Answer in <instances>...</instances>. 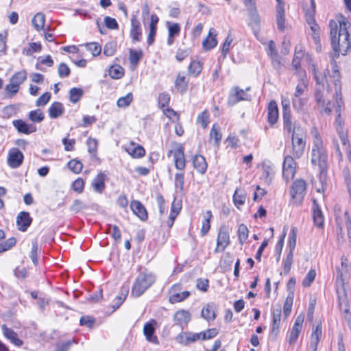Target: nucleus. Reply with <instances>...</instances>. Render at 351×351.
I'll list each match as a JSON object with an SVG mask.
<instances>
[{
  "instance_id": "f257e3e1",
  "label": "nucleus",
  "mask_w": 351,
  "mask_h": 351,
  "mask_svg": "<svg viewBox=\"0 0 351 351\" xmlns=\"http://www.w3.org/2000/svg\"><path fill=\"white\" fill-rule=\"evenodd\" d=\"M337 20L329 21L331 44L337 56H344L351 48V23L341 14L337 16Z\"/></svg>"
},
{
  "instance_id": "f03ea898",
  "label": "nucleus",
  "mask_w": 351,
  "mask_h": 351,
  "mask_svg": "<svg viewBox=\"0 0 351 351\" xmlns=\"http://www.w3.org/2000/svg\"><path fill=\"white\" fill-rule=\"evenodd\" d=\"M332 67V74L327 69L324 73V77L328 84L326 93H329L332 90V84L334 85L335 94L333 97L335 98L337 104V112H339L340 108L343 105L342 95H341V74L339 68L337 65V62L332 58L330 62Z\"/></svg>"
},
{
  "instance_id": "7ed1b4c3",
  "label": "nucleus",
  "mask_w": 351,
  "mask_h": 351,
  "mask_svg": "<svg viewBox=\"0 0 351 351\" xmlns=\"http://www.w3.org/2000/svg\"><path fill=\"white\" fill-rule=\"evenodd\" d=\"M311 162L313 165L318 167L321 173L326 171L327 168V156L323 147L322 140L318 134H315L313 138Z\"/></svg>"
},
{
  "instance_id": "20e7f679",
  "label": "nucleus",
  "mask_w": 351,
  "mask_h": 351,
  "mask_svg": "<svg viewBox=\"0 0 351 351\" xmlns=\"http://www.w3.org/2000/svg\"><path fill=\"white\" fill-rule=\"evenodd\" d=\"M156 277L151 272H141L134 282L131 294L134 297L141 296L155 282Z\"/></svg>"
},
{
  "instance_id": "39448f33",
  "label": "nucleus",
  "mask_w": 351,
  "mask_h": 351,
  "mask_svg": "<svg viewBox=\"0 0 351 351\" xmlns=\"http://www.w3.org/2000/svg\"><path fill=\"white\" fill-rule=\"evenodd\" d=\"M314 71V77L316 81V87L315 90V99L317 106L321 112L330 114L332 111L331 103L329 99L325 95V90L323 85L321 84L319 77Z\"/></svg>"
},
{
  "instance_id": "423d86ee",
  "label": "nucleus",
  "mask_w": 351,
  "mask_h": 351,
  "mask_svg": "<svg viewBox=\"0 0 351 351\" xmlns=\"http://www.w3.org/2000/svg\"><path fill=\"white\" fill-rule=\"evenodd\" d=\"M291 145L293 156L300 158L304 154L306 146V134L302 129L298 128L293 130Z\"/></svg>"
},
{
  "instance_id": "0eeeda50",
  "label": "nucleus",
  "mask_w": 351,
  "mask_h": 351,
  "mask_svg": "<svg viewBox=\"0 0 351 351\" xmlns=\"http://www.w3.org/2000/svg\"><path fill=\"white\" fill-rule=\"evenodd\" d=\"M306 184L302 179L296 180L292 184L290 194L296 205L302 204L306 193Z\"/></svg>"
},
{
  "instance_id": "6e6552de",
  "label": "nucleus",
  "mask_w": 351,
  "mask_h": 351,
  "mask_svg": "<svg viewBox=\"0 0 351 351\" xmlns=\"http://www.w3.org/2000/svg\"><path fill=\"white\" fill-rule=\"evenodd\" d=\"M337 294L339 300V308L342 312H343L346 314L345 317L348 321V326L350 329L351 330V322H350L351 315H350L349 313L348 300L343 282L341 283L340 287H338L337 288Z\"/></svg>"
},
{
  "instance_id": "1a4fd4ad",
  "label": "nucleus",
  "mask_w": 351,
  "mask_h": 351,
  "mask_svg": "<svg viewBox=\"0 0 351 351\" xmlns=\"http://www.w3.org/2000/svg\"><path fill=\"white\" fill-rule=\"evenodd\" d=\"M250 90V87L245 90L240 88L239 86L232 87L229 93L228 104L229 106H234L241 101L250 100V95L246 93V91Z\"/></svg>"
},
{
  "instance_id": "9d476101",
  "label": "nucleus",
  "mask_w": 351,
  "mask_h": 351,
  "mask_svg": "<svg viewBox=\"0 0 351 351\" xmlns=\"http://www.w3.org/2000/svg\"><path fill=\"white\" fill-rule=\"evenodd\" d=\"M230 244V236L228 227L221 226L219 228L218 237L217 239V246L215 252L218 253L223 252Z\"/></svg>"
},
{
  "instance_id": "9b49d317",
  "label": "nucleus",
  "mask_w": 351,
  "mask_h": 351,
  "mask_svg": "<svg viewBox=\"0 0 351 351\" xmlns=\"http://www.w3.org/2000/svg\"><path fill=\"white\" fill-rule=\"evenodd\" d=\"M296 162L291 156H286L282 165V176L287 182L292 180L295 173Z\"/></svg>"
},
{
  "instance_id": "f8f14e48",
  "label": "nucleus",
  "mask_w": 351,
  "mask_h": 351,
  "mask_svg": "<svg viewBox=\"0 0 351 351\" xmlns=\"http://www.w3.org/2000/svg\"><path fill=\"white\" fill-rule=\"evenodd\" d=\"M304 319V316L302 314L296 317L289 336V344L294 345L296 343L302 329Z\"/></svg>"
},
{
  "instance_id": "ddd939ff",
  "label": "nucleus",
  "mask_w": 351,
  "mask_h": 351,
  "mask_svg": "<svg viewBox=\"0 0 351 351\" xmlns=\"http://www.w3.org/2000/svg\"><path fill=\"white\" fill-rule=\"evenodd\" d=\"M171 153L173 154V160L176 168L178 170L183 171L186 167V160L182 145H179L178 148L173 152L171 150L169 151L168 156H169Z\"/></svg>"
},
{
  "instance_id": "4468645a",
  "label": "nucleus",
  "mask_w": 351,
  "mask_h": 351,
  "mask_svg": "<svg viewBox=\"0 0 351 351\" xmlns=\"http://www.w3.org/2000/svg\"><path fill=\"white\" fill-rule=\"evenodd\" d=\"M107 179V174L105 172L100 171L91 182L93 190L97 193L101 194L105 191V182Z\"/></svg>"
},
{
  "instance_id": "2eb2a0df",
  "label": "nucleus",
  "mask_w": 351,
  "mask_h": 351,
  "mask_svg": "<svg viewBox=\"0 0 351 351\" xmlns=\"http://www.w3.org/2000/svg\"><path fill=\"white\" fill-rule=\"evenodd\" d=\"M24 156L18 149H11L8 153V164L13 168H18L23 163Z\"/></svg>"
},
{
  "instance_id": "dca6fc26",
  "label": "nucleus",
  "mask_w": 351,
  "mask_h": 351,
  "mask_svg": "<svg viewBox=\"0 0 351 351\" xmlns=\"http://www.w3.org/2000/svg\"><path fill=\"white\" fill-rule=\"evenodd\" d=\"M32 218L28 212L21 211L16 217V225L20 231L25 232L30 226Z\"/></svg>"
},
{
  "instance_id": "f3484780",
  "label": "nucleus",
  "mask_w": 351,
  "mask_h": 351,
  "mask_svg": "<svg viewBox=\"0 0 351 351\" xmlns=\"http://www.w3.org/2000/svg\"><path fill=\"white\" fill-rule=\"evenodd\" d=\"M156 324V322L154 319L145 323L143 327V334L148 341L154 344H158V337L154 335Z\"/></svg>"
},
{
  "instance_id": "a211bd4d",
  "label": "nucleus",
  "mask_w": 351,
  "mask_h": 351,
  "mask_svg": "<svg viewBox=\"0 0 351 351\" xmlns=\"http://www.w3.org/2000/svg\"><path fill=\"white\" fill-rule=\"evenodd\" d=\"M181 288L180 285H174L171 289V295L169 296V300L171 304H175L177 302H180L187 298L190 293L187 291H182L181 293H177V291H179Z\"/></svg>"
},
{
  "instance_id": "6ab92c4d",
  "label": "nucleus",
  "mask_w": 351,
  "mask_h": 351,
  "mask_svg": "<svg viewBox=\"0 0 351 351\" xmlns=\"http://www.w3.org/2000/svg\"><path fill=\"white\" fill-rule=\"evenodd\" d=\"M285 1H278L276 19L278 28L281 32H283L285 29Z\"/></svg>"
},
{
  "instance_id": "aec40b11",
  "label": "nucleus",
  "mask_w": 351,
  "mask_h": 351,
  "mask_svg": "<svg viewBox=\"0 0 351 351\" xmlns=\"http://www.w3.org/2000/svg\"><path fill=\"white\" fill-rule=\"evenodd\" d=\"M130 208L134 213L141 220L146 221L148 218V215L145 206L137 200L132 201Z\"/></svg>"
},
{
  "instance_id": "412c9836",
  "label": "nucleus",
  "mask_w": 351,
  "mask_h": 351,
  "mask_svg": "<svg viewBox=\"0 0 351 351\" xmlns=\"http://www.w3.org/2000/svg\"><path fill=\"white\" fill-rule=\"evenodd\" d=\"M13 125L19 132L25 134H29L36 131V127L34 124H27L21 119L14 120L12 122Z\"/></svg>"
},
{
  "instance_id": "4be33fe9",
  "label": "nucleus",
  "mask_w": 351,
  "mask_h": 351,
  "mask_svg": "<svg viewBox=\"0 0 351 351\" xmlns=\"http://www.w3.org/2000/svg\"><path fill=\"white\" fill-rule=\"evenodd\" d=\"M312 212L315 225L318 228L322 227L324 223V217L319 206L315 199L313 201Z\"/></svg>"
},
{
  "instance_id": "5701e85b",
  "label": "nucleus",
  "mask_w": 351,
  "mask_h": 351,
  "mask_svg": "<svg viewBox=\"0 0 351 351\" xmlns=\"http://www.w3.org/2000/svg\"><path fill=\"white\" fill-rule=\"evenodd\" d=\"M98 143L95 138H89V165H97L100 159L97 155Z\"/></svg>"
},
{
  "instance_id": "b1692460",
  "label": "nucleus",
  "mask_w": 351,
  "mask_h": 351,
  "mask_svg": "<svg viewBox=\"0 0 351 351\" xmlns=\"http://www.w3.org/2000/svg\"><path fill=\"white\" fill-rule=\"evenodd\" d=\"M142 29L139 21L133 16L131 19L130 37L134 41H140L141 40Z\"/></svg>"
},
{
  "instance_id": "393cba45",
  "label": "nucleus",
  "mask_w": 351,
  "mask_h": 351,
  "mask_svg": "<svg viewBox=\"0 0 351 351\" xmlns=\"http://www.w3.org/2000/svg\"><path fill=\"white\" fill-rule=\"evenodd\" d=\"M278 108L275 101L269 102L267 108V121L271 125L275 124L278 119Z\"/></svg>"
},
{
  "instance_id": "a878e982",
  "label": "nucleus",
  "mask_w": 351,
  "mask_h": 351,
  "mask_svg": "<svg viewBox=\"0 0 351 351\" xmlns=\"http://www.w3.org/2000/svg\"><path fill=\"white\" fill-rule=\"evenodd\" d=\"M4 336L16 346H21L23 341L18 337V335L12 328H8L5 324L2 326Z\"/></svg>"
},
{
  "instance_id": "bb28decb",
  "label": "nucleus",
  "mask_w": 351,
  "mask_h": 351,
  "mask_svg": "<svg viewBox=\"0 0 351 351\" xmlns=\"http://www.w3.org/2000/svg\"><path fill=\"white\" fill-rule=\"evenodd\" d=\"M174 322L176 324L186 325L191 320V314L185 310H180L174 314Z\"/></svg>"
},
{
  "instance_id": "cd10ccee",
  "label": "nucleus",
  "mask_w": 351,
  "mask_h": 351,
  "mask_svg": "<svg viewBox=\"0 0 351 351\" xmlns=\"http://www.w3.org/2000/svg\"><path fill=\"white\" fill-rule=\"evenodd\" d=\"M193 165L194 169H195L199 173L204 174L207 169V163L206 159L202 155H195L193 157Z\"/></svg>"
},
{
  "instance_id": "c85d7f7f",
  "label": "nucleus",
  "mask_w": 351,
  "mask_h": 351,
  "mask_svg": "<svg viewBox=\"0 0 351 351\" xmlns=\"http://www.w3.org/2000/svg\"><path fill=\"white\" fill-rule=\"evenodd\" d=\"M245 7L250 14L251 21L250 24L252 25L258 26L260 23L259 16L258 15L255 7L254 1H245Z\"/></svg>"
},
{
  "instance_id": "c756f323",
  "label": "nucleus",
  "mask_w": 351,
  "mask_h": 351,
  "mask_svg": "<svg viewBox=\"0 0 351 351\" xmlns=\"http://www.w3.org/2000/svg\"><path fill=\"white\" fill-rule=\"evenodd\" d=\"M302 10L304 12L306 20L310 21L315 19V1H304Z\"/></svg>"
},
{
  "instance_id": "7c9ffc66",
  "label": "nucleus",
  "mask_w": 351,
  "mask_h": 351,
  "mask_svg": "<svg viewBox=\"0 0 351 351\" xmlns=\"http://www.w3.org/2000/svg\"><path fill=\"white\" fill-rule=\"evenodd\" d=\"M215 32V29H210L208 36L202 42V46L204 49L210 50L217 45V40L215 37L216 34L213 35Z\"/></svg>"
},
{
  "instance_id": "2f4dec72",
  "label": "nucleus",
  "mask_w": 351,
  "mask_h": 351,
  "mask_svg": "<svg viewBox=\"0 0 351 351\" xmlns=\"http://www.w3.org/2000/svg\"><path fill=\"white\" fill-rule=\"evenodd\" d=\"M202 317L208 322L213 321L215 317V307L213 304H207L201 312Z\"/></svg>"
},
{
  "instance_id": "473e14b6",
  "label": "nucleus",
  "mask_w": 351,
  "mask_h": 351,
  "mask_svg": "<svg viewBox=\"0 0 351 351\" xmlns=\"http://www.w3.org/2000/svg\"><path fill=\"white\" fill-rule=\"evenodd\" d=\"M189 80L185 75L178 73L177 78L175 81V87L177 90L183 94L185 93L188 88Z\"/></svg>"
},
{
  "instance_id": "72a5a7b5",
  "label": "nucleus",
  "mask_w": 351,
  "mask_h": 351,
  "mask_svg": "<svg viewBox=\"0 0 351 351\" xmlns=\"http://www.w3.org/2000/svg\"><path fill=\"white\" fill-rule=\"evenodd\" d=\"M281 317V308L278 306L273 310L272 333L276 335L278 333Z\"/></svg>"
},
{
  "instance_id": "f704fd0d",
  "label": "nucleus",
  "mask_w": 351,
  "mask_h": 351,
  "mask_svg": "<svg viewBox=\"0 0 351 351\" xmlns=\"http://www.w3.org/2000/svg\"><path fill=\"white\" fill-rule=\"evenodd\" d=\"M64 109L60 102H53L49 108V115L51 119H56L64 113Z\"/></svg>"
},
{
  "instance_id": "c9c22d12",
  "label": "nucleus",
  "mask_w": 351,
  "mask_h": 351,
  "mask_svg": "<svg viewBox=\"0 0 351 351\" xmlns=\"http://www.w3.org/2000/svg\"><path fill=\"white\" fill-rule=\"evenodd\" d=\"M126 151L133 158H142L145 154V150L141 145L135 146L134 143H131L130 145L126 149Z\"/></svg>"
},
{
  "instance_id": "e433bc0d",
  "label": "nucleus",
  "mask_w": 351,
  "mask_h": 351,
  "mask_svg": "<svg viewBox=\"0 0 351 351\" xmlns=\"http://www.w3.org/2000/svg\"><path fill=\"white\" fill-rule=\"evenodd\" d=\"M246 195L245 191L241 189H237L233 195V202L237 208L245 204Z\"/></svg>"
},
{
  "instance_id": "4c0bfd02",
  "label": "nucleus",
  "mask_w": 351,
  "mask_h": 351,
  "mask_svg": "<svg viewBox=\"0 0 351 351\" xmlns=\"http://www.w3.org/2000/svg\"><path fill=\"white\" fill-rule=\"evenodd\" d=\"M322 333V327L320 325H317L313 328V332L311 335L310 347H317Z\"/></svg>"
},
{
  "instance_id": "58836bf2",
  "label": "nucleus",
  "mask_w": 351,
  "mask_h": 351,
  "mask_svg": "<svg viewBox=\"0 0 351 351\" xmlns=\"http://www.w3.org/2000/svg\"><path fill=\"white\" fill-rule=\"evenodd\" d=\"M203 64L199 60H193L189 66L188 73L195 77L197 76L202 71Z\"/></svg>"
},
{
  "instance_id": "ea45409f",
  "label": "nucleus",
  "mask_w": 351,
  "mask_h": 351,
  "mask_svg": "<svg viewBox=\"0 0 351 351\" xmlns=\"http://www.w3.org/2000/svg\"><path fill=\"white\" fill-rule=\"evenodd\" d=\"M32 23L36 30L40 31L45 25V15L41 12L37 13L32 19Z\"/></svg>"
},
{
  "instance_id": "a19ab883",
  "label": "nucleus",
  "mask_w": 351,
  "mask_h": 351,
  "mask_svg": "<svg viewBox=\"0 0 351 351\" xmlns=\"http://www.w3.org/2000/svg\"><path fill=\"white\" fill-rule=\"evenodd\" d=\"M309 25L312 31V38L315 43H319V27L316 23L315 19H312L306 21Z\"/></svg>"
},
{
  "instance_id": "79ce46f5",
  "label": "nucleus",
  "mask_w": 351,
  "mask_h": 351,
  "mask_svg": "<svg viewBox=\"0 0 351 351\" xmlns=\"http://www.w3.org/2000/svg\"><path fill=\"white\" fill-rule=\"evenodd\" d=\"M109 75L113 79H120L124 74V69L119 64L112 65L109 69Z\"/></svg>"
},
{
  "instance_id": "37998d69",
  "label": "nucleus",
  "mask_w": 351,
  "mask_h": 351,
  "mask_svg": "<svg viewBox=\"0 0 351 351\" xmlns=\"http://www.w3.org/2000/svg\"><path fill=\"white\" fill-rule=\"evenodd\" d=\"M222 135L220 132V128L216 124H213L210 132V138L215 140L216 146H219L221 140Z\"/></svg>"
},
{
  "instance_id": "c03bdc74",
  "label": "nucleus",
  "mask_w": 351,
  "mask_h": 351,
  "mask_svg": "<svg viewBox=\"0 0 351 351\" xmlns=\"http://www.w3.org/2000/svg\"><path fill=\"white\" fill-rule=\"evenodd\" d=\"M307 103V99L302 97H293L292 105L294 110L297 112H301Z\"/></svg>"
},
{
  "instance_id": "a18cd8bd",
  "label": "nucleus",
  "mask_w": 351,
  "mask_h": 351,
  "mask_svg": "<svg viewBox=\"0 0 351 351\" xmlns=\"http://www.w3.org/2000/svg\"><path fill=\"white\" fill-rule=\"evenodd\" d=\"M282 119L284 129L288 132H291L293 134V130L296 129L293 128L291 112H285V114H282Z\"/></svg>"
},
{
  "instance_id": "49530a36",
  "label": "nucleus",
  "mask_w": 351,
  "mask_h": 351,
  "mask_svg": "<svg viewBox=\"0 0 351 351\" xmlns=\"http://www.w3.org/2000/svg\"><path fill=\"white\" fill-rule=\"evenodd\" d=\"M27 79V73L25 71H21L16 72L15 74H14L12 77L10 78V81L12 82V83H14L18 86L20 87V85L22 84L25 80Z\"/></svg>"
},
{
  "instance_id": "de8ad7c7",
  "label": "nucleus",
  "mask_w": 351,
  "mask_h": 351,
  "mask_svg": "<svg viewBox=\"0 0 351 351\" xmlns=\"http://www.w3.org/2000/svg\"><path fill=\"white\" fill-rule=\"evenodd\" d=\"M211 218L212 213L210 210H208L206 212V215L205 216L204 220L202 222V226L201 228V234L202 236L206 235L208 232L210 228V221Z\"/></svg>"
},
{
  "instance_id": "09e8293b",
  "label": "nucleus",
  "mask_w": 351,
  "mask_h": 351,
  "mask_svg": "<svg viewBox=\"0 0 351 351\" xmlns=\"http://www.w3.org/2000/svg\"><path fill=\"white\" fill-rule=\"evenodd\" d=\"M133 100V95L132 93H128L125 96L120 97L117 104L119 108H126L132 103Z\"/></svg>"
},
{
  "instance_id": "8fccbe9b",
  "label": "nucleus",
  "mask_w": 351,
  "mask_h": 351,
  "mask_svg": "<svg viewBox=\"0 0 351 351\" xmlns=\"http://www.w3.org/2000/svg\"><path fill=\"white\" fill-rule=\"evenodd\" d=\"M70 101L72 103H77L79 101L83 95V90L80 88H73L69 91Z\"/></svg>"
},
{
  "instance_id": "3c124183",
  "label": "nucleus",
  "mask_w": 351,
  "mask_h": 351,
  "mask_svg": "<svg viewBox=\"0 0 351 351\" xmlns=\"http://www.w3.org/2000/svg\"><path fill=\"white\" fill-rule=\"evenodd\" d=\"M248 229L244 224H241L238 228V237L239 242L241 245L247 240L248 237Z\"/></svg>"
},
{
  "instance_id": "603ef678",
  "label": "nucleus",
  "mask_w": 351,
  "mask_h": 351,
  "mask_svg": "<svg viewBox=\"0 0 351 351\" xmlns=\"http://www.w3.org/2000/svg\"><path fill=\"white\" fill-rule=\"evenodd\" d=\"M197 123L200 124L203 128H206L209 123V112L205 110L197 116Z\"/></svg>"
},
{
  "instance_id": "864d4df0",
  "label": "nucleus",
  "mask_w": 351,
  "mask_h": 351,
  "mask_svg": "<svg viewBox=\"0 0 351 351\" xmlns=\"http://www.w3.org/2000/svg\"><path fill=\"white\" fill-rule=\"evenodd\" d=\"M29 48L23 51V53L26 56H32L34 52H39L42 49V45L40 43H30L29 44Z\"/></svg>"
},
{
  "instance_id": "5fc2aeb1",
  "label": "nucleus",
  "mask_w": 351,
  "mask_h": 351,
  "mask_svg": "<svg viewBox=\"0 0 351 351\" xmlns=\"http://www.w3.org/2000/svg\"><path fill=\"white\" fill-rule=\"evenodd\" d=\"M67 166L69 169L75 173H79L82 170L83 165L80 160H70Z\"/></svg>"
},
{
  "instance_id": "6e6d98bb",
  "label": "nucleus",
  "mask_w": 351,
  "mask_h": 351,
  "mask_svg": "<svg viewBox=\"0 0 351 351\" xmlns=\"http://www.w3.org/2000/svg\"><path fill=\"white\" fill-rule=\"evenodd\" d=\"M293 259V253L289 252L286 258L283 261V270L285 274H287L291 269Z\"/></svg>"
},
{
  "instance_id": "4d7b16f0",
  "label": "nucleus",
  "mask_w": 351,
  "mask_h": 351,
  "mask_svg": "<svg viewBox=\"0 0 351 351\" xmlns=\"http://www.w3.org/2000/svg\"><path fill=\"white\" fill-rule=\"evenodd\" d=\"M29 119L34 122L40 123L44 119V114L40 109L32 110L29 113Z\"/></svg>"
},
{
  "instance_id": "13d9d810",
  "label": "nucleus",
  "mask_w": 351,
  "mask_h": 351,
  "mask_svg": "<svg viewBox=\"0 0 351 351\" xmlns=\"http://www.w3.org/2000/svg\"><path fill=\"white\" fill-rule=\"evenodd\" d=\"M184 174L183 172L176 173L175 175V180L174 184L176 188L179 189V191L182 192L184 189Z\"/></svg>"
},
{
  "instance_id": "bf43d9fd",
  "label": "nucleus",
  "mask_w": 351,
  "mask_h": 351,
  "mask_svg": "<svg viewBox=\"0 0 351 351\" xmlns=\"http://www.w3.org/2000/svg\"><path fill=\"white\" fill-rule=\"evenodd\" d=\"M316 276V271L314 269H311L304 280H302V285L304 287H308L311 286L312 282L314 281Z\"/></svg>"
},
{
  "instance_id": "052dcab7",
  "label": "nucleus",
  "mask_w": 351,
  "mask_h": 351,
  "mask_svg": "<svg viewBox=\"0 0 351 351\" xmlns=\"http://www.w3.org/2000/svg\"><path fill=\"white\" fill-rule=\"evenodd\" d=\"M117 50V44L114 42L107 43L104 48V54L106 56H112Z\"/></svg>"
},
{
  "instance_id": "680f3d73",
  "label": "nucleus",
  "mask_w": 351,
  "mask_h": 351,
  "mask_svg": "<svg viewBox=\"0 0 351 351\" xmlns=\"http://www.w3.org/2000/svg\"><path fill=\"white\" fill-rule=\"evenodd\" d=\"M232 41V37L230 36V34H228L222 46L221 53L223 58H226L227 54L230 49Z\"/></svg>"
},
{
  "instance_id": "e2e57ef3",
  "label": "nucleus",
  "mask_w": 351,
  "mask_h": 351,
  "mask_svg": "<svg viewBox=\"0 0 351 351\" xmlns=\"http://www.w3.org/2000/svg\"><path fill=\"white\" fill-rule=\"evenodd\" d=\"M337 131L339 134V139L342 143V145L346 147V149L347 148V146L348 145H350L349 143V140L348 138L347 132H343L342 127L339 125L337 128Z\"/></svg>"
},
{
  "instance_id": "0e129e2a",
  "label": "nucleus",
  "mask_w": 351,
  "mask_h": 351,
  "mask_svg": "<svg viewBox=\"0 0 351 351\" xmlns=\"http://www.w3.org/2000/svg\"><path fill=\"white\" fill-rule=\"evenodd\" d=\"M107 230L108 234H111L115 241H119L121 239V232L117 226L110 225Z\"/></svg>"
},
{
  "instance_id": "69168bd1",
  "label": "nucleus",
  "mask_w": 351,
  "mask_h": 351,
  "mask_svg": "<svg viewBox=\"0 0 351 351\" xmlns=\"http://www.w3.org/2000/svg\"><path fill=\"white\" fill-rule=\"evenodd\" d=\"M58 75L61 78L68 77L71 73V70L65 63H60L58 68Z\"/></svg>"
},
{
  "instance_id": "338daca9",
  "label": "nucleus",
  "mask_w": 351,
  "mask_h": 351,
  "mask_svg": "<svg viewBox=\"0 0 351 351\" xmlns=\"http://www.w3.org/2000/svg\"><path fill=\"white\" fill-rule=\"evenodd\" d=\"M19 86L10 80V83L5 86V90L8 97H12L18 93Z\"/></svg>"
},
{
  "instance_id": "774afa93",
  "label": "nucleus",
  "mask_w": 351,
  "mask_h": 351,
  "mask_svg": "<svg viewBox=\"0 0 351 351\" xmlns=\"http://www.w3.org/2000/svg\"><path fill=\"white\" fill-rule=\"evenodd\" d=\"M170 101V95L167 93H162L158 96V104L161 108L169 105Z\"/></svg>"
}]
</instances>
